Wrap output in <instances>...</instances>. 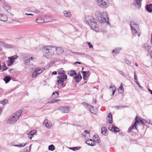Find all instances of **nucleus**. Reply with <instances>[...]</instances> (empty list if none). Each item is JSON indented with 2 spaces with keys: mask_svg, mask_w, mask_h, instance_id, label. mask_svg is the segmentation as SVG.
I'll return each mask as SVG.
<instances>
[{
  "mask_svg": "<svg viewBox=\"0 0 152 152\" xmlns=\"http://www.w3.org/2000/svg\"><path fill=\"white\" fill-rule=\"evenodd\" d=\"M69 107H61L60 108L61 112L63 113H67L69 111Z\"/></svg>",
  "mask_w": 152,
  "mask_h": 152,
  "instance_id": "17",
  "label": "nucleus"
},
{
  "mask_svg": "<svg viewBox=\"0 0 152 152\" xmlns=\"http://www.w3.org/2000/svg\"><path fill=\"white\" fill-rule=\"evenodd\" d=\"M89 26L91 29L95 31H98L99 30V28L95 21H94Z\"/></svg>",
  "mask_w": 152,
  "mask_h": 152,
  "instance_id": "10",
  "label": "nucleus"
},
{
  "mask_svg": "<svg viewBox=\"0 0 152 152\" xmlns=\"http://www.w3.org/2000/svg\"><path fill=\"white\" fill-rule=\"evenodd\" d=\"M98 5L102 8L107 7L109 5L108 0H96Z\"/></svg>",
  "mask_w": 152,
  "mask_h": 152,
  "instance_id": "6",
  "label": "nucleus"
},
{
  "mask_svg": "<svg viewBox=\"0 0 152 152\" xmlns=\"http://www.w3.org/2000/svg\"><path fill=\"white\" fill-rule=\"evenodd\" d=\"M35 70L36 71H37V74H38L39 75V74H40L44 70V69H42V70L40 68H38L36 69Z\"/></svg>",
  "mask_w": 152,
  "mask_h": 152,
  "instance_id": "36",
  "label": "nucleus"
},
{
  "mask_svg": "<svg viewBox=\"0 0 152 152\" xmlns=\"http://www.w3.org/2000/svg\"><path fill=\"white\" fill-rule=\"evenodd\" d=\"M108 128L112 132H117L119 131V129L114 126L110 125L109 126Z\"/></svg>",
  "mask_w": 152,
  "mask_h": 152,
  "instance_id": "14",
  "label": "nucleus"
},
{
  "mask_svg": "<svg viewBox=\"0 0 152 152\" xmlns=\"http://www.w3.org/2000/svg\"><path fill=\"white\" fill-rule=\"evenodd\" d=\"M88 45L89 48H91L93 47V46L90 42H88Z\"/></svg>",
  "mask_w": 152,
  "mask_h": 152,
  "instance_id": "47",
  "label": "nucleus"
},
{
  "mask_svg": "<svg viewBox=\"0 0 152 152\" xmlns=\"http://www.w3.org/2000/svg\"><path fill=\"white\" fill-rule=\"evenodd\" d=\"M28 147H26L23 149V151L24 152H29V150H28Z\"/></svg>",
  "mask_w": 152,
  "mask_h": 152,
  "instance_id": "42",
  "label": "nucleus"
},
{
  "mask_svg": "<svg viewBox=\"0 0 152 152\" xmlns=\"http://www.w3.org/2000/svg\"><path fill=\"white\" fill-rule=\"evenodd\" d=\"M134 79L135 80H135H137V76H136V74L135 72H134Z\"/></svg>",
  "mask_w": 152,
  "mask_h": 152,
  "instance_id": "45",
  "label": "nucleus"
},
{
  "mask_svg": "<svg viewBox=\"0 0 152 152\" xmlns=\"http://www.w3.org/2000/svg\"><path fill=\"white\" fill-rule=\"evenodd\" d=\"M55 46L53 45H47L43 47L44 52L50 56L55 55Z\"/></svg>",
  "mask_w": 152,
  "mask_h": 152,
  "instance_id": "5",
  "label": "nucleus"
},
{
  "mask_svg": "<svg viewBox=\"0 0 152 152\" xmlns=\"http://www.w3.org/2000/svg\"><path fill=\"white\" fill-rule=\"evenodd\" d=\"M30 59H27L25 60L24 61V63L25 65H33V63L32 62V61H31L30 60Z\"/></svg>",
  "mask_w": 152,
  "mask_h": 152,
  "instance_id": "26",
  "label": "nucleus"
},
{
  "mask_svg": "<svg viewBox=\"0 0 152 152\" xmlns=\"http://www.w3.org/2000/svg\"><path fill=\"white\" fill-rule=\"evenodd\" d=\"M95 15L97 20L100 23H102L106 22L107 20V15L106 12L104 11L101 12L99 11H97L95 12Z\"/></svg>",
  "mask_w": 152,
  "mask_h": 152,
  "instance_id": "2",
  "label": "nucleus"
},
{
  "mask_svg": "<svg viewBox=\"0 0 152 152\" xmlns=\"http://www.w3.org/2000/svg\"><path fill=\"white\" fill-rule=\"evenodd\" d=\"M59 99H53L52 100V102L54 103L58 101Z\"/></svg>",
  "mask_w": 152,
  "mask_h": 152,
  "instance_id": "49",
  "label": "nucleus"
},
{
  "mask_svg": "<svg viewBox=\"0 0 152 152\" xmlns=\"http://www.w3.org/2000/svg\"><path fill=\"white\" fill-rule=\"evenodd\" d=\"M70 149H72L73 151H75V150H77L76 147L71 148H70Z\"/></svg>",
  "mask_w": 152,
  "mask_h": 152,
  "instance_id": "51",
  "label": "nucleus"
},
{
  "mask_svg": "<svg viewBox=\"0 0 152 152\" xmlns=\"http://www.w3.org/2000/svg\"><path fill=\"white\" fill-rule=\"evenodd\" d=\"M58 93L57 92H55L53 93L52 97L53 98H56L58 96Z\"/></svg>",
  "mask_w": 152,
  "mask_h": 152,
  "instance_id": "34",
  "label": "nucleus"
},
{
  "mask_svg": "<svg viewBox=\"0 0 152 152\" xmlns=\"http://www.w3.org/2000/svg\"><path fill=\"white\" fill-rule=\"evenodd\" d=\"M151 44H152V37H151Z\"/></svg>",
  "mask_w": 152,
  "mask_h": 152,
  "instance_id": "62",
  "label": "nucleus"
},
{
  "mask_svg": "<svg viewBox=\"0 0 152 152\" xmlns=\"http://www.w3.org/2000/svg\"><path fill=\"white\" fill-rule=\"evenodd\" d=\"M73 53L76 54H78V55H82L85 54V53H78V52H73Z\"/></svg>",
  "mask_w": 152,
  "mask_h": 152,
  "instance_id": "43",
  "label": "nucleus"
},
{
  "mask_svg": "<svg viewBox=\"0 0 152 152\" xmlns=\"http://www.w3.org/2000/svg\"><path fill=\"white\" fill-rule=\"evenodd\" d=\"M118 72H119V73H120V74H121V75H123L125 77V76H126V75H124V73L123 72H122V71H119Z\"/></svg>",
  "mask_w": 152,
  "mask_h": 152,
  "instance_id": "46",
  "label": "nucleus"
},
{
  "mask_svg": "<svg viewBox=\"0 0 152 152\" xmlns=\"http://www.w3.org/2000/svg\"><path fill=\"white\" fill-rule=\"evenodd\" d=\"M26 145V143H20L19 144V145H13V146L15 147H17L19 148H20L21 147H23L25 146Z\"/></svg>",
  "mask_w": 152,
  "mask_h": 152,
  "instance_id": "37",
  "label": "nucleus"
},
{
  "mask_svg": "<svg viewBox=\"0 0 152 152\" xmlns=\"http://www.w3.org/2000/svg\"><path fill=\"white\" fill-rule=\"evenodd\" d=\"M83 104L87 109L90 110V111L93 114H95L96 111L94 110V109L93 107L88 104L83 103Z\"/></svg>",
  "mask_w": 152,
  "mask_h": 152,
  "instance_id": "9",
  "label": "nucleus"
},
{
  "mask_svg": "<svg viewBox=\"0 0 152 152\" xmlns=\"http://www.w3.org/2000/svg\"><path fill=\"white\" fill-rule=\"evenodd\" d=\"M77 63V64H81V62H79L76 61V62H75V64H76Z\"/></svg>",
  "mask_w": 152,
  "mask_h": 152,
  "instance_id": "58",
  "label": "nucleus"
},
{
  "mask_svg": "<svg viewBox=\"0 0 152 152\" xmlns=\"http://www.w3.org/2000/svg\"><path fill=\"white\" fill-rule=\"evenodd\" d=\"M64 15L66 17L69 18L71 16V14L69 11H65L63 12Z\"/></svg>",
  "mask_w": 152,
  "mask_h": 152,
  "instance_id": "27",
  "label": "nucleus"
},
{
  "mask_svg": "<svg viewBox=\"0 0 152 152\" xmlns=\"http://www.w3.org/2000/svg\"><path fill=\"white\" fill-rule=\"evenodd\" d=\"M31 148V145H30L29 147H28V148H29V151H30Z\"/></svg>",
  "mask_w": 152,
  "mask_h": 152,
  "instance_id": "61",
  "label": "nucleus"
},
{
  "mask_svg": "<svg viewBox=\"0 0 152 152\" xmlns=\"http://www.w3.org/2000/svg\"><path fill=\"white\" fill-rule=\"evenodd\" d=\"M137 125L134 124H132L131 126L129 128L128 132H131L132 130H134L135 129H137L136 128Z\"/></svg>",
  "mask_w": 152,
  "mask_h": 152,
  "instance_id": "22",
  "label": "nucleus"
},
{
  "mask_svg": "<svg viewBox=\"0 0 152 152\" xmlns=\"http://www.w3.org/2000/svg\"><path fill=\"white\" fill-rule=\"evenodd\" d=\"M18 56L17 55H14L11 57H8L9 60L8 61V63L7 64L8 66H10L12 65L15 59H17Z\"/></svg>",
  "mask_w": 152,
  "mask_h": 152,
  "instance_id": "7",
  "label": "nucleus"
},
{
  "mask_svg": "<svg viewBox=\"0 0 152 152\" xmlns=\"http://www.w3.org/2000/svg\"><path fill=\"white\" fill-rule=\"evenodd\" d=\"M11 78L9 76H7L5 77L4 78V80L6 83H7L11 80Z\"/></svg>",
  "mask_w": 152,
  "mask_h": 152,
  "instance_id": "31",
  "label": "nucleus"
},
{
  "mask_svg": "<svg viewBox=\"0 0 152 152\" xmlns=\"http://www.w3.org/2000/svg\"><path fill=\"white\" fill-rule=\"evenodd\" d=\"M58 71L60 75L57 77L58 80L56 84L57 85L58 88L61 89L65 86L64 81L67 79V76L65 74L64 71L59 70Z\"/></svg>",
  "mask_w": 152,
  "mask_h": 152,
  "instance_id": "1",
  "label": "nucleus"
},
{
  "mask_svg": "<svg viewBox=\"0 0 152 152\" xmlns=\"http://www.w3.org/2000/svg\"><path fill=\"white\" fill-rule=\"evenodd\" d=\"M148 124H151L152 125V120H150L149 121V122L148 123Z\"/></svg>",
  "mask_w": 152,
  "mask_h": 152,
  "instance_id": "57",
  "label": "nucleus"
},
{
  "mask_svg": "<svg viewBox=\"0 0 152 152\" xmlns=\"http://www.w3.org/2000/svg\"><path fill=\"white\" fill-rule=\"evenodd\" d=\"M96 140L97 141V142H100V138L99 137H97Z\"/></svg>",
  "mask_w": 152,
  "mask_h": 152,
  "instance_id": "50",
  "label": "nucleus"
},
{
  "mask_svg": "<svg viewBox=\"0 0 152 152\" xmlns=\"http://www.w3.org/2000/svg\"><path fill=\"white\" fill-rule=\"evenodd\" d=\"M3 66H4L5 67H7L5 64H4V65H3Z\"/></svg>",
  "mask_w": 152,
  "mask_h": 152,
  "instance_id": "64",
  "label": "nucleus"
},
{
  "mask_svg": "<svg viewBox=\"0 0 152 152\" xmlns=\"http://www.w3.org/2000/svg\"><path fill=\"white\" fill-rule=\"evenodd\" d=\"M135 122L134 123V124L137 125V124H143L144 122L142 120H140L139 118H138L137 116H136L135 118Z\"/></svg>",
  "mask_w": 152,
  "mask_h": 152,
  "instance_id": "18",
  "label": "nucleus"
},
{
  "mask_svg": "<svg viewBox=\"0 0 152 152\" xmlns=\"http://www.w3.org/2000/svg\"><path fill=\"white\" fill-rule=\"evenodd\" d=\"M7 19V17L5 15L0 13V20L5 22Z\"/></svg>",
  "mask_w": 152,
  "mask_h": 152,
  "instance_id": "21",
  "label": "nucleus"
},
{
  "mask_svg": "<svg viewBox=\"0 0 152 152\" xmlns=\"http://www.w3.org/2000/svg\"><path fill=\"white\" fill-rule=\"evenodd\" d=\"M130 26L131 28L133 34L134 36L139 37L140 34V31L139 28V26L135 23L134 21H131Z\"/></svg>",
  "mask_w": 152,
  "mask_h": 152,
  "instance_id": "4",
  "label": "nucleus"
},
{
  "mask_svg": "<svg viewBox=\"0 0 152 152\" xmlns=\"http://www.w3.org/2000/svg\"><path fill=\"white\" fill-rule=\"evenodd\" d=\"M122 48L120 47L116 48L115 50H112V53L116 54L119 53L121 50Z\"/></svg>",
  "mask_w": 152,
  "mask_h": 152,
  "instance_id": "25",
  "label": "nucleus"
},
{
  "mask_svg": "<svg viewBox=\"0 0 152 152\" xmlns=\"http://www.w3.org/2000/svg\"><path fill=\"white\" fill-rule=\"evenodd\" d=\"M86 23L89 26L94 21V19L92 17L90 16H87L85 19Z\"/></svg>",
  "mask_w": 152,
  "mask_h": 152,
  "instance_id": "11",
  "label": "nucleus"
},
{
  "mask_svg": "<svg viewBox=\"0 0 152 152\" xmlns=\"http://www.w3.org/2000/svg\"><path fill=\"white\" fill-rule=\"evenodd\" d=\"M106 129L105 127H102V134H103L104 135H106Z\"/></svg>",
  "mask_w": 152,
  "mask_h": 152,
  "instance_id": "39",
  "label": "nucleus"
},
{
  "mask_svg": "<svg viewBox=\"0 0 152 152\" xmlns=\"http://www.w3.org/2000/svg\"><path fill=\"white\" fill-rule=\"evenodd\" d=\"M81 72L83 75V79L85 80H87L88 79V77L89 76V71H83Z\"/></svg>",
  "mask_w": 152,
  "mask_h": 152,
  "instance_id": "13",
  "label": "nucleus"
},
{
  "mask_svg": "<svg viewBox=\"0 0 152 152\" xmlns=\"http://www.w3.org/2000/svg\"><path fill=\"white\" fill-rule=\"evenodd\" d=\"M56 74H57V72L56 71H54V72H52V74L53 75H55Z\"/></svg>",
  "mask_w": 152,
  "mask_h": 152,
  "instance_id": "56",
  "label": "nucleus"
},
{
  "mask_svg": "<svg viewBox=\"0 0 152 152\" xmlns=\"http://www.w3.org/2000/svg\"><path fill=\"white\" fill-rule=\"evenodd\" d=\"M25 15H31V16H33L34 15L33 14H28L27 13H25Z\"/></svg>",
  "mask_w": 152,
  "mask_h": 152,
  "instance_id": "53",
  "label": "nucleus"
},
{
  "mask_svg": "<svg viewBox=\"0 0 152 152\" xmlns=\"http://www.w3.org/2000/svg\"><path fill=\"white\" fill-rule=\"evenodd\" d=\"M86 143L88 145L91 146H94L96 144L95 142L91 139L86 140Z\"/></svg>",
  "mask_w": 152,
  "mask_h": 152,
  "instance_id": "16",
  "label": "nucleus"
},
{
  "mask_svg": "<svg viewBox=\"0 0 152 152\" xmlns=\"http://www.w3.org/2000/svg\"><path fill=\"white\" fill-rule=\"evenodd\" d=\"M118 92L120 94H122L124 92V89L123 86L122 85V83H121V86L119 87L118 89Z\"/></svg>",
  "mask_w": 152,
  "mask_h": 152,
  "instance_id": "29",
  "label": "nucleus"
},
{
  "mask_svg": "<svg viewBox=\"0 0 152 152\" xmlns=\"http://www.w3.org/2000/svg\"><path fill=\"white\" fill-rule=\"evenodd\" d=\"M36 132V130H33L31 131L29 133H28V136L29 139H31L32 137H33L34 135Z\"/></svg>",
  "mask_w": 152,
  "mask_h": 152,
  "instance_id": "23",
  "label": "nucleus"
},
{
  "mask_svg": "<svg viewBox=\"0 0 152 152\" xmlns=\"http://www.w3.org/2000/svg\"><path fill=\"white\" fill-rule=\"evenodd\" d=\"M8 102V101L7 100L4 99L1 102V103L3 104V105H4L7 104Z\"/></svg>",
  "mask_w": 152,
  "mask_h": 152,
  "instance_id": "41",
  "label": "nucleus"
},
{
  "mask_svg": "<svg viewBox=\"0 0 152 152\" xmlns=\"http://www.w3.org/2000/svg\"><path fill=\"white\" fill-rule=\"evenodd\" d=\"M34 12L38 14L40 13V12L38 10H36Z\"/></svg>",
  "mask_w": 152,
  "mask_h": 152,
  "instance_id": "52",
  "label": "nucleus"
},
{
  "mask_svg": "<svg viewBox=\"0 0 152 152\" xmlns=\"http://www.w3.org/2000/svg\"><path fill=\"white\" fill-rule=\"evenodd\" d=\"M68 74L70 76H72L77 75V73L75 70H72L68 72Z\"/></svg>",
  "mask_w": 152,
  "mask_h": 152,
  "instance_id": "33",
  "label": "nucleus"
},
{
  "mask_svg": "<svg viewBox=\"0 0 152 152\" xmlns=\"http://www.w3.org/2000/svg\"><path fill=\"white\" fill-rule=\"evenodd\" d=\"M136 83L137 84L138 86L140 87V88H142V87L140 85V83L138 82L137 80H135V81Z\"/></svg>",
  "mask_w": 152,
  "mask_h": 152,
  "instance_id": "44",
  "label": "nucleus"
},
{
  "mask_svg": "<svg viewBox=\"0 0 152 152\" xmlns=\"http://www.w3.org/2000/svg\"><path fill=\"white\" fill-rule=\"evenodd\" d=\"M82 134L83 137L84 138L87 137L89 136V133L87 131H85Z\"/></svg>",
  "mask_w": 152,
  "mask_h": 152,
  "instance_id": "32",
  "label": "nucleus"
},
{
  "mask_svg": "<svg viewBox=\"0 0 152 152\" xmlns=\"http://www.w3.org/2000/svg\"><path fill=\"white\" fill-rule=\"evenodd\" d=\"M107 118L108 121H109V123H112L113 122V118L112 116L111 113H109Z\"/></svg>",
  "mask_w": 152,
  "mask_h": 152,
  "instance_id": "24",
  "label": "nucleus"
},
{
  "mask_svg": "<svg viewBox=\"0 0 152 152\" xmlns=\"http://www.w3.org/2000/svg\"><path fill=\"white\" fill-rule=\"evenodd\" d=\"M126 63L128 64H129V65H130V63L129 61H127V62H126Z\"/></svg>",
  "mask_w": 152,
  "mask_h": 152,
  "instance_id": "60",
  "label": "nucleus"
},
{
  "mask_svg": "<svg viewBox=\"0 0 152 152\" xmlns=\"http://www.w3.org/2000/svg\"><path fill=\"white\" fill-rule=\"evenodd\" d=\"M38 75L37 74V71L35 69V71L33 72L32 75H31V77L33 78H35Z\"/></svg>",
  "mask_w": 152,
  "mask_h": 152,
  "instance_id": "35",
  "label": "nucleus"
},
{
  "mask_svg": "<svg viewBox=\"0 0 152 152\" xmlns=\"http://www.w3.org/2000/svg\"><path fill=\"white\" fill-rule=\"evenodd\" d=\"M123 107V106H116L115 107L118 109H120Z\"/></svg>",
  "mask_w": 152,
  "mask_h": 152,
  "instance_id": "48",
  "label": "nucleus"
},
{
  "mask_svg": "<svg viewBox=\"0 0 152 152\" xmlns=\"http://www.w3.org/2000/svg\"><path fill=\"white\" fill-rule=\"evenodd\" d=\"M43 124H45L46 127L47 128L50 129L52 126L51 122L50 121H48L47 119H45L43 121Z\"/></svg>",
  "mask_w": 152,
  "mask_h": 152,
  "instance_id": "12",
  "label": "nucleus"
},
{
  "mask_svg": "<svg viewBox=\"0 0 152 152\" xmlns=\"http://www.w3.org/2000/svg\"><path fill=\"white\" fill-rule=\"evenodd\" d=\"M22 113V110H20L12 114L7 120V123L12 124L15 123L20 117Z\"/></svg>",
  "mask_w": 152,
  "mask_h": 152,
  "instance_id": "3",
  "label": "nucleus"
},
{
  "mask_svg": "<svg viewBox=\"0 0 152 152\" xmlns=\"http://www.w3.org/2000/svg\"><path fill=\"white\" fill-rule=\"evenodd\" d=\"M36 21L37 23H44V20L42 18L39 17L36 20Z\"/></svg>",
  "mask_w": 152,
  "mask_h": 152,
  "instance_id": "30",
  "label": "nucleus"
},
{
  "mask_svg": "<svg viewBox=\"0 0 152 152\" xmlns=\"http://www.w3.org/2000/svg\"><path fill=\"white\" fill-rule=\"evenodd\" d=\"M34 59V58H33L32 57H31L30 58H29L28 59H30L29 60L31 61H33V59Z\"/></svg>",
  "mask_w": 152,
  "mask_h": 152,
  "instance_id": "54",
  "label": "nucleus"
},
{
  "mask_svg": "<svg viewBox=\"0 0 152 152\" xmlns=\"http://www.w3.org/2000/svg\"><path fill=\"white\" fill-rule=\"evenodd\" d=\"M16 23H17V22H18L20 23V22H19V21H18V20H13Z\"/></svg>",
  "mask_w": 152,
  "mask_h": 152,
  "instance_id": "59",
  "label": "nucleus"
},
{
  "mask_svg": "<svg viewBox=\"0 0 152 152\" xmlns=\"http://www.w3.org/2000/svg\"><path fill=\"white\" fill-rule=\"evenodd\" d=\"M3 8L5 9V10L8 12H10V7L9 6L6 2H4L3 4Z\"/></svg>",
  "mask_w": 152,
  "mask_h": 152,
  "instance_id": "20",
  "label": "nucleus"
},
{
  "mask_svg": "<svg viewBox=\"0 0 152 152\" xmlns=\"http://www.w3.org/2000/svg\"><path fill=\"white\" fill-rule=\"evenodd\" d=\"M55 55H61L62 54L64 50L62 48L60 47H55Z\"/></svg>",
  "mask_w": 152,
  "mask_h": 152,
  "instance_id": "8",
  "label": "nucleus"
},
{
  "mask_svg": "<svg viewBox=\"0 0 152 152\" xmlns=\"http://www.w3.org/2000/svg\"><path fill=\"white\" fill-rule=\"evenodd\" d=\"M75 81L77 82H79L82 79V77L80 73L77 75H76L73 77Z\"/></svg>",
  "mask_w": 152,
  "mask_h": 152,
  "instance_id": "19",
  "label": "nucleus"
},
{
  "mask_svg": "<svg viewBox=\"0 0 152 152\" xmlns=\"http://www.w3.org/2000/svg\"><path fill=\"white\" fill-rule=\"evenodd\" d=\"M135 65L136 66H138V65L137 64L135 63Z\"/></svg>",
  "mask_w": 152,
  "mask_h": 152,
  "instance_id": "63",
  "label": "nucleus"
},
{
  "mask_svg": "<svg viewBox=\"0 0 152 152\" xmlns=\"http://www.w3.org/2000/svg\"><path fill=\"white\" fill-rule=\"evenodd\" d=\"M146 7V9L148 12H152V4H150L149 5H147Z\"/></svg>",
  "mask_w": 152,
  "mask_h": 152,
  "instance_id": "28",
  "label": "nucleus"
},
{
  "mask_svg": "<svg viewBox=\"0 0 152 152\" xmlns=\"http://www.w3.org/2000/svg\"><path fill=\"white\" fill-rule=\"evenodd\" d=\"M110 89H111L112 91V95H113L115 93V91L116 88L114 86H110Z\"/></svg>",
  "mask_w": 152,
  "mask_h": 152,
  "instance_id": "38",
  "label": "nucleus"
},
{
  "mask_svg": "<svg viewBox=\"0 0 152 152\" xmlns=\"http://www.w3.org/2000/svg\"><path fill=\"white\" fill-rule=\"evenodd\" d=\"M55 149V148L54 145H51L48 147V149L49 150L53 151Z\"/></svg>",
  "mask_w": 152,
  "mask_h": 152,
  "instance_id": "40",
  "label": "nucleus"
},
{
  "mask_svg": "<svg viewBox=\"0 0 152 152\" xmlns=\"http://www.w3.org/2000/svg\"><path fill=\"white\" fill-rule=\"evenodd\" d=\"M7 69V67H5V68H4V67L3 68V70L2 71V72H3L5 70H6Z\"/></svg>",
  "mask_w": 152,
  "mask_h": 152,
  "instance_id": "55",
  "label": "nucleus"
},
{
  "mask_svg": "<svg viewBox=\"0 0 152 152\" xmlns=\"http://www.w3.org/2000/svg\"><path fill=\"white\" fill-rule=\"evenodd\" d=\"M133 4L136 7L139 8L141 6V0H135L133 2Z\"/></svg>",
  "mask_w": 152,
  "mask_h": 152,
  "instance_id": "15",
  "label": "nucleus"
}]
</instances>
